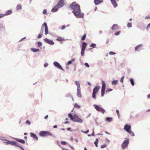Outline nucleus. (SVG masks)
Returning a JSON list of instances; mask_svg holds the SVG:
<instances>
[{"mask_svg": "<svg viewBox=\"0 0 150 150\" xmlns=\"http://www.w3.org/2000/svg\"><path fill=\"white\" fill-rule=\"evenodd\" d=\"M70 9L73 10L72 12L77 18H82L84 17V14L81 12L79 5L76 2L72 3L69 6Z\"/></svg>", "mask_w": 150, "mask_h": 150, "instance_id": "1", "label": "nucleus"}, {"mask_svg": "<svg viewBox=\"0 0 150 150\" xmlns=\"http://www.w3.org/2000/svg\"><path fill=\"white\" fill-rule=\"evenodd\" d=\"M68 116L69 117L70 119V120L74 122H77L81 123L83 122V120L79 118L76 114L73 115L71 113H70L68 114Z\"/></svg>", "mask_w": 150, "mask_h": 150, "instance_id": "2", "label": "nucleus"}, {"mask_svg": "<svg viewBox=\"0 0 150 150\" xmlns=\"http://www.w3.org/2000/svg\"><path fill=\"white\" fill-rule=\"evenodd\" d=\"M39 135L41 137H46L48 136H52L53 137H55V136L47 131H41L39 133Z\"/></svg>", "mask_w": 150, "mask_h": 150, "instance_id": "3", "label": "nucleus"}, {"mask_svg": "<svg viewBox=\"0 0 150 150\" xmlns=\"http://www.w3.org/2000/svg\"><path fill=\"white\" fill-rule=\"evenodd\" d=\"M100 88V86H99L97 85L95 86L93 89V93H92V97L93 98H96V94L98 92Z\"/></svg>", "mask_w": 150, "mask_h": 150, "instance_id": "4", "label": "nucleus"}, {"mask_svg": "<svg viewBox=\"0 0 150 150\" xmlns=\"http://www.w3.org/2000/svg\"><path fill=\"white\" fill-rule=\"evenodd\" d=\"M93 106L94 107L96 110L100 112L103 114L105 112V110L101 107V105H100L99 106L96 104H94L93 105Z\"/></svg>", "mask_w": 150, "mask_h": 150, "instance_id": "5", "label": "nucleus"}, {"mask_svg": "<svg viewBox=\"0 0 150 150\" xmlns=\"http://www.w3.org/2000/svg\"><path fill=\"white\" fill-rule=\"evenodd\" d=\"M125 139H127V140H125L121 145L122 148L123 149H125L128 146L129 143V140L128 139L126 138Z\"/></svg>", "mask_w": 150, "mask_h": 150, "instance_id": "6", "label": "nucleus"}, {"mask_svg": "<svg viewBox=\"0 0 150 150\" xmlns=\"http://www.w3.org/2000/svg\"><path fill=\"white\" fill-rule=\"evenodd\" d=\"M53 65L56 67L58 69H61L63 71L64 69L62 68V66L60 65V64L56 61H55L53 62Z\"/></svg>", "mask_w": 150, "mask_h": 150, "instance_id": "7", "label": "nucleus"}, {"mask_svg": "<svg viewBox=\"0 0 150 150\" xmlns=\"http://www.w3.org/2000/svg\"><path fill=\"white\" fill-rule=\"evenodd\" d=\"M126 125L125 126V127L124 128V129L127 132L129 133V134L131 135L132 136H134V132L130 130L131 129V126H129V128L128 129L126 128Z\"/></svg>", "mask_w": 150, "mask_h": 150, "instance_id": "8", "label": "nucleus"}, {"mask_svg": "<svg viewBox=\"0 0 150 150\" xmlns=\"http://www.w3.org/2000/svg\"><path fill=\"white\" fill-rule=\"evenodd\" d=\"M57 5L59 8L63 7L65 5L64 1L63 0H59Z\"/></svg>", "mask_w": 150, "mask_h": 150, "instance_id": "9", "label": "nucleus"}, {"mask_svg": "<svg viewBox=\"0 0 150 150\" xmlns=\"http://www.w3.org/2000/svg\"><path fill=\"white\" fill-rule=\"evenodd\" d=\"M43 25L45 27V35H47L48 33V28L47 23L44 22L43 24Z\"/></svg>", "mask_w": 150, "mask_h": 150, "instance_id": "10", "label": "nucleus"}, {"mask_svg": "<svg viewBox=\"0 0 150 150\" xmlns=\"http://www.w3.org/2000/svg\"><path fill=\"white\" fill-rule=\"evenodd\" d=\"M44 40L45 42L50 45H53L54 44V42L52 40L49 39L47 38L44 39Z\"/></svg>", "mask_w": 150, "mask_h": 150, "instance_id": "11", "label": "nucleus"}, {"mask_svg": "<svg viewBox=\"0 0 150 150\" xmlns=\"http://www.w3.org/2000/svg\"><path fill=\"white\" fill-rule=\"evenodd\" d=\"M12 13V11L11 10H8L5 14H1V17L4 16H8L10 15Z\"/></svg>", "mask_w": 150, "mask_h": 150, "instance_id": "12", "label": "nucleus"}, {"mask_svg": "<svg viewBox=\"0 0 150 150\" xmlns=\"http://www.w3.org/2000/svg\"><path fill=\"white\" fill-rule=\"evenodd\" d=\"M30 135L31 137L33 139H35L37 140H38V138L36 135L33 132L30 133Z\"/></svg>", "mask_w": 150, "mask_h": 150, "instance_id": "13", "label": "nucleus"}, {"mask_svg": "<svg viewBox=\"0 0 150 150\" xmlns=\"http://www.w3.org/2000/svg\"><path fill=\"white\" fill-rule=\"evenodd\" d=\"M59 8V7L56 5L54 8L52 9L51 11L52 12H56L58 11Z\"/></svg>", "mask_w": 150, "mask_h": 150, "instance_id": "14", "label": "nucleus"}, {"mask_svg": "<svg viewBox=\"0 0 150 150\" xmlns=\"http://www.w3.org/2000/svg\"><path fill=\"white\" fill-rule=\"evenodd\" d=\"M103 2V0H94V3L96 5H99Z\"/></svg>", "mask_w": 150, "mask_h": 150, "instance_id": "15", "label": "nucleus"}, {"mask_svg": "<svg viewBox=\"0 0 150 150\" xmlns=\"http://www.w3.org/2000/svg\"><path fill=\"white\" fill-rule=\"evenodd\" d=\"M112 4L114 7L115 8L117 6V4L115 0H110Z\"/></svg>", "mask_w": 150, "mask_h": 150, "instance_id": "16", "label": "nucleus"}, {"mask_svg": "<svg viewBox=\"0 0 150 150\" xmlns=\"http://www.w3.org/2000/svg\"><path fill=\"white\" fill-rule=\"evenodd\" d=\"M118 25L117 24H114L113 25L111 29L113 30H115L118 29Z\"/></svg>", "mask_w": 150, "mask_h": 150, "instance_id": "17", "label": "nucleus"}, {"mask_svg": "<svg viewBox=\"0 0 150 150\" xmlns=\"http://www.w3.org/2000/svg\"><path fill=\"white\" fill-rule=\"evenodd\" d=\"M87 46V44L85 42H83L82 43V47L81 49L85 50L86 47Z\"/></svg>", "mask_w": 150, "mask_h": 150, "instance_id": "18", "label": "nucleus"}, {"mask_svg": "<svg viewBox=\"0 0 150 150\" xmlns=\"http://www.w3.org/2000/svg\"><path fill=\"white\" fill-rule=\"evenodd\" d=\"M15 139L18 142L23 144H24L25 143V141L23 139H18L17 138H15Z\"/></svg>", "mask_w": 150, "mask_h": 150, "instance_id": "19", "label": "nucleus"}, {"mask_svg": "<svg viewBox=\"0 0 150 150\" xmlns=\"http://www.w3.org/2000/svg\"><path fill=\"white\" fill-rule=\"evenodd\" d=\"M102 86L101 89L105 90L106 84L105 81L103 80L102 81Z\"/></svg>", "mask_w": 150, "mask_h": 150, "instance_id": "20", "label": "nucleus"}, {"mask_svg": "<svg viewBox=\"0 0 150 150\" xmlns=\"http://www.w3.org/2000/svg\"><path fill=\"white\" fill-rule=\"evenodd\" d=\"M77 95L78 97L79 98H81L82 96L80 90H77Z\"/></svg>", "mask_w": 150, "mask_h": 150, "instance_id": "21", "label": "nucleus"}, {"mask_svg": "<svg viewBox=\"0 0 150 150\" xmlns=\"http://www.w3.org/2000/svg\"><path fill=\"white\" fill-rule=\"evenodd\" d=\"M30 50L34 52H38L40 51V50L39 49L35 48H31L30 49Z\"/></svg>", "mask_w": 150, "mask_h": 150, "instance_id": "22", "label": "nucleus"}, {"mask_svg": "<svg viewBox=\"0 0 150 150\" xmlns=\"http://www.w3.org/2000/svg\"><path fill=\"white\" fill-rule=\"evenodd\" d=\"M118 82L117 80H115L112 81V84L113 85H116L117 84Z\"/></svg>", "mask_w": 150, "mask_h": 150, "instance_id": "23", "label": "nucleus"}, {"mask_svg": "<svg viewBox=\"0 0 150 150\" xmlns=\"http://www.w3.org/2000/svg\"><path fill=\"white\" fill-rule=\"evenodd\" d=\"M112 118L111 117H106V120L108 122H110L112 120Z\"/></svg>", "mask_w": 150, "mask_h": 150, "instance_id": "24", "label": "nucleus"}, {"mask_svg": "<svg viewBox=\"0 0 150 150\" xmlns=\"http://www.w3.org/2000/svg\"><path fill=\"white\" fill-rule=\"evenodd\" d=\"M98 138H96L95 141L94 142V144L97 147H98Z\"/></svg>", "mask_w": 150, "mask_h": 150, "instance_id": "25", "label": "nucleus"}, {"mask_svg": "<svg viewBox=\"0 0 150 150\" xmlns=\"http://www.w3.org/2000/svg\"><path fill=\"white\" fill-rule=\"evenodd\" d=\"M44 26H43V24L42 25L41 29L40 32V34H41L42 35L43 34V33L44 31Z\"/></svg>", "mask_w": 150, "mask_h": 150, "instance_id": "26", "label": "nucleus"}, {"mask_svg": "<svg viewBox=\"0 0 150 150\" xmlns=\"http://www.w3.org/2000/svg\"><path fill=\"white\" fill-rule=\"evenodd\" d=\"M96 45L95 43H92L90 45V47H92V48H96Z\"/></svg>", "mask_w": 150, "mask_h": 150, "instance_id": "27", "label": "nucleus"}, {"mask_svg": "<svg viewBox=\"0 0 150 150\" xmlns=\"http://www.w3.org/2000/svg\"><path fill=\"white\" fill-rule=\"evenodd\" d=\"M130 83H131V84H132V86H134V80L133 79H130Z\"/></svg>", "mask_w": 150, "mask_h": 150, "instance_id": "28", "label": "nucleus"}, {"mask_svg": "<svg viewBox=\"0 0 150 150\" xmlns=\"http://www.w3.org/2000/svg\"><path fill=\"white\" fill-rule=\"evenodd\" d=\"M57 40L58 41H62L64 40V39L60 37H59L57 39Z\"/></svg>", "mask_w": 150, "mask_h": 150, "instance_id": "29", "label": "nucleus"}, {"mask_svg": "<svg viewBox=\"0 0 150 150\" xmlns=\"http://www.w3.org/2000/svg\"><path fill=\"white\" fill-rule=\"evenodd\" d=\"M21 8V6L20 4L18 5L17 6L16 9L17 10H18Z\"/></svg>", "mask_w": 150, "mask_h": 150, "instance_id": "30", "label": "nucleus"}, {"mask_svg": "<svg viewBox=\"0 0 150 150\" xmlns=\"http://www.w3.org/2000/svg\"><path fill=\"white\" fill-rule=\"evenodd\" d=\"M85 50L81 49V55L82 56H83L84 55Z\"/></svg>", "mask_w": 150, "mask_h": 150, "instance_id": "31", "label": "nucleus"}, {"mask_svg": "<svg viewBox=\"0 0 150 150\" xmlns=\"http://www.w3.org/2000/svg\"><path fill=\"white\" fill-rule=\"evenodd\" d=\"M66 97H70L71 98H72V96L70 93H68L66 95Z\"/></svg>", "mask_w": 150, "mask_h": 150, "instance_id": "32", "label": "nucleus"}, {"mask_svg": "<svg viewBox=\"0 0 150 150\" xmlns=\"http://www.w3.org/2000/svg\"><path fill=\"white\" fill-rule=\"evenodd\" d=\"M105 90H104L101 89V96L102 97H103L104 96V93H105Z\"/></svg>", "mask_w": 150, "mask_h": 150, "instance_id": "33", "label": "nucleus"}, {"mask_svg": "<svg viewBox=\"0 0 150 150\" xmlns=\"http://www.w3.org/2000/svg\"><path fill=\"white\" fill-rule=\"evenodd\" d=\"M74 107L75 108H78V109L80 108H81V106H79V105L76 103H75V104H74Z\"/></svg>", "mask_w": 150, "mask_h": 150, "instance_id": "34", "label": "nucleus"}, {"mask_svg": "<svg viewBox=\"0 0 150 150\" xmlns=\"http://www.w3.org/2000/svg\"><path fill=\"white\" fill-rule=\"evenodd\" d=\"M38 45V47H40L42 45V42L40 41H39L37 42Z\"/></svg>", "mask_w": 150, "mask_h": 150, "instance_id": "35", "label": "nucleus"}, {"mask_svg": "<svg viewBox=\"0 0 150 150\" xmlns=\"http://www.w3.org/2000/svg\"><path fill=\"white\" fill-rule=\"evenodd\" d=\"M15 146L17 147H18L19 148L21 146L20 144H19L18 143H17L16 142H15Z\"/></svg>", "mask_w": 150, "mask_h": 150, "instance_id": "36", "label": "nucleus"}, {"mask_svg": "<svg viewBox=\"0 0 150 150\" xmlns=\"http://www.w3.org/2000/svg\"><path fill=\"white\" fill-rule=\"evenodd\" d=\"M132 24L131 23H128L127 24V26L128 28H131L132 27Z\"/></svg>", "mask_w": 150, "mask_h": 150, "instance_id": "37", "label": "nucleus"}, {"mask_svg": "<svg viewBox=\"0 0 150 150\" xmlns=\"http://www.w3.org/2000/svg\"><path fill=\"white\" fill-rule=\"evenodd\" d=\"M86 37V34H85L81 37V40H84L85 39Z\"/></svg>", "mask_w": 150, "mask_h": 150, "instance_id": "38", "label": "nucleus"}, {"mask_svg": "<svg viewBox=\"0 0 150 150\" xmlns=\"http://www.w3.org/2000/svg\"><path fill=\"white\" fill-rule=\"evenodd\" d=\"M10 142V144L12 145H14L15 144V141H10V142Z\"/></svg>", "mask_w": 150, "mask_h": 150, "instance_id": "39", "label": "nucleus"}, {"mask_svg": "<svg viewBox=\"0 0 150 150\" xmlns=\"http://www.w3.org/2000/svg\"><path fill=\"white\" fill-rule=\"evenodd\" d=\"M141 46V45H139L137 46H136L135 47V50L136 51H137V49L140 47Z\"/></svg>", "mask_w": 150, "mask_h": 150, "instance_id": "40", "label": "nucleus"}, {"mask_svg": "<svg viewBox=\"0 0 150 150\" xmlns=\"http://www.w3.org/2000/svg\"><path fill=\"white\" fill-rule=\"evenodd\" d=\"M61 144L63 145H65L67 144V143L65 141H62L61 142Z\"/></svg>", "mask_w": 150, "mask_h": 150, "instance_id": "41", "label": "nucleus"}, {"mask_svg": "<svg viewBox=\"0 0 150 150\" xmlns=\"http://www.w3.org/2000/svg\"><path fill=\"white\" fill-rule=\"evenodd\" d=\"M124 77V76H123L121 78L120 81L122 83H123V80Z\"/></svg>", "mask_w": 150, "mask_h": 150, "instance_id": "42", "label": "nucleus"}, {"mask_svg": "<svg viewBox=\"0 0 150 150\" xmlns=\"http://www.w3.org/2000/svg\"><path fill=\"white\" fill-rule=\"evenodd\" d=\"M72 63V61L71 60L69 61L67 63L66 65H68L71 64Z\"/></svg>", "mask_w": 150, "mask_h": 150, "instance_id": "43", "label": "nucleus"}, {"mask_svg": "<svg viewBox=\"0 0 150 150\" xmlns=\"http://www.w3.org/2000/svg\"><path fill=\"white\" fill-rule=\"evenodd\" d=\"M84 65L87 67H89L90 66L89 64L87 62H86L84 64Z\"/></svg>", "mask_w": 150, "mask_h": 150, "instance_id": "44", "label": "nucleus"}, {"mask_svg": "<svg viewBox=\"0 0 150 150\" xmlns=\"http://www.w3.org/2000/svg\"><path fill=\"white\" fill-rule=\"evenodd\" d=\"M5 140L6 141V144H10V142H10V141L6 139Z\"/></svg>", "mask_w": 150, "mask_h": 150, "instance_id": "45", "label": "nucleus"}, {"mask_svg": "<svg viewBox=\"0 0 150 150\" xmlns=\"http://www.w3.org/2000/svg\"><path fill=\"white\" fill-rule=\"evenodd\" d=\"M106 146H107V145L105 144L104 145H102L100 147L101 148L103 149V148H105V147H106Z\"/></svg>", "mask_w": 150, "mask_h": 150, "instance_id": "46", "label": "nucleus"}, {"mask_svg": "<svg viewBox=\"0 0 150 150\" xmlns=\"http://www.w3.org/2000/svg\"><path fill=\"white\" fill-rule=\"evenodd\" d=\"M74 82L75 83L76 85L77 86L80 85V83L79 82V81H74Z\"/></svg>", "mask_w": 150, "mask_h": 150, "instance_id": "47", "label": "nucleus"}, {"mask_svg": "<svg viewBox=\"0 0 150 150\" xmlns=\"http://www.w3.org/2000/svg\"><path fill=\"white\" fill-rule=\"evenodd\" d=\"M89 130H87L86 131H83V130H81V132L84 133H85V134H87L88 133V132H89Z\"/></svg>", "mask_w": 150, "mask_h": 150, "instance_id": "48", "label": "nucleus"}, {"mask_svg": "<svg viewBox=\"0 0 150 150\" xmlns=\"http://www.w3.org/2000/svg\"><path fill=\"white\" fill-rule=\"evenodd\" d=\"M42 35L39 33L38 36L37 38H40L42 37Z\"/></svg>", "mask_w": 150, "mask_h": 150, "instance_id": "49", "label": "nucleus"}, {"mask_svg": "<svg viewBox=\"0 0 150 150\" xmlns=\"http://www.w3.org/2000/svg\"><path fill=\"white\" fill-rule=\"evenodd\" d=\"M43 13L44 14H46L47 13V11L46 9H44L43 11Z\"/></svg>", "mask_w": 150, "mask_h": 150, "instance_id": "50", "label": "nucleus"}, {"mask_svg": "<svg viewBox=\"0 0 150 150\" xmlns=\"http://www.w3.org/2000/svg\"><path fill=\"white\" fill-rule=\"evenodd\" d=\"M126 125V127H126V128L127 129H128L129 128V126H130V125H129L128 124H126L125 126L124 127H125Z\"/></svg>", "mask_w": 150, "mask_h": 150, "instance_id": "51", "label": "nucleus"}, {"mask_svg": "<svg viewBox=\"0 0 150 150\" xmlns=\"http://www.w3.org/2000/svg\"><path fill=\"white\" fill-rule=\"evenodd\" d=\"M115 54V52H114L112 51H111V52H109V54L110 55H114V54Z\"/></svg>", "mask_w": 150, "mask_h": 150, "instance_id": "52", "label": "nucleus"}, {"mask_svg": "<svg viewBox=\"0 0 150 150\" xmlns=\"http://www.w3.org/2000/svg\"><path fill=\"white\" fill-rule=\"evenodd\" d=\"M0 28H1V29H2V30H4V29H5L3 25H1Z\"/></svg>", "mask_w": 150, "mask_h": 150, "instance_id": "53", "label": "nucleus"}, {"mask_svg": "<svg viewBox=\"0 0 150 150\" xmlns=\"http://www.w3.org/2000/svg\"><path fill=\"white\" fill-rule=\"evenodd\" d=\"M112 90V89L111 88H108V89H107L106 91V92H109L110 91H111Z\"/></svg>", "mask_w": 150, "mask_h": 150, "instance_id": "54", "label": "nucleus"}, {"mask_svg": "<svg viewBox=\"0 0 150 150\" xmlns=\"http://www.w3.org/2000/svg\"><path fill=\"white\" fill-rule=\"evenodd\" d=\"M25 123H26L28 124L29 125H30L31 124L30 122L28 120H26Z\"/></svg>", "mask_w": 150, "mask_h": 150, "instance_id": "55", "label": "nucleus"}, {"mask_svg": "<svg viewBox=\"0 0 150 150\" xmlns=\"http://www.w3.org/2000/svg\"><path fill=\"white\" fill-rule=\"evenodd\" d=\"M120 33V32L119 31H118L117 32H116V33H115L114 34L115 35H119Z\"/></svg>", "mask_w": 150, "mask_h": 150, "instance_id": "56", "label": "nucleus"}, {"mask_svg": "<svg viewBox=\"0 0 150 150\" xmlns=\"http://www.w3.org/2000/svg\"><path fill=\"white\" fill-rule=\"evenodd\" d=\"M116 112L117 113V115H118V117H119L120 114H119V110H116Z\"/></svg>", "mask_w": 150, "mask_h": 150, "instance_id": "57", "label": "nucleus"}, {"mask_svg": "<svg viewBox=\"0 0 150 150\" xmlns=\"http://www.w3.org/2000/svg\"><path fill=\"white\" fill-rule=\"evenodd\" d=\"M65 25H63L61 28V29L62 30H64L65 28Z\"/></svg>", "mask_w": 150, "mask_h": 150, "instance_id": "58", "label": "nucleus"}, {"mask_svg": "<svg viewBox=\"0 0 150 150\" xmlns=\"http://www.w3.org/2000/svg\"><path fill=\"white\" fill-rule=\"evenodd\" d=\"M48 65V64H47V63H45V64H44V67H47Z\"/></svg>", "mask_w": 150, "mask_h": 150, "instance_id": "59", "label": "nucleus"}, {"mask_svg": "<svg viewBox=\"0 0 150 150\" xmlns=\"http://www.w3.org/2000/svg\"><path fill=\"white\" fill-rule=\"evenodd\" d=\"M77 90H80V85L77 86Z\"/></svg>", "mask_w": 150, "mask_h": 150, "instance_id": "60", "label": "nucleus"}, {"mask_svg": "<svg viewBox=\"0 0 150 150\" xmlns=\"http://www.w3.org/2000/svg\"><path fill=\"white\" fill-rule=\"evenodd\" d=\"M26 38V37H24V38H22L21 40H20L19 41V42H21V41H22L23 40L25 39Z\"/></svg>", "mask_w": 150, "mask_h": 150, "instance_id": "61", "label": "nucleus"}, {"mask_svg": "<svg viewBox=\"0 0 150 150\" xmlns=\"http://www.w3.org/2000/svg\"><path fill=\"white\" fill-rule=\"evenodd\" d=\"M91 136H94V131L93 130V132L92 133V134H91Z\"/></svg>", "mask_w": 150, "mask_h": 150, "instance_id": "62", "label": "nucleus"}, {"mask_svg": "<svg viewBox=\"0 0 150 150\" xmlns=\"http://www.w3.org/2000/svg\"><path fill=\"white\" fill-rule=\"evenodd\" d=\"M150 27V23H149L148 25H147V26L146 27V28L147 29V28H149Z\"/></svg>", "mask_w": 150, "mask_h": 150, "instance_id": "63", "label": "nucleus"}, {"mask_svg": "<svg viewBox=\"0 0 150 150\" xmlns=\"http://www.w3.org/2000/svg\"><path fill=\"white\" fill-rule=\"evenodd\" d=\"M150 18V16H146L145 17V18L146 19H148Z\"/></svg>", "mask_w": 150, "mask_h": 150, "instance_id": "64", "label": "nucleus"}]
</instances>
